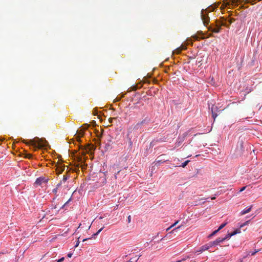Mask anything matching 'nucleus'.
<instances>
[{
    "label": "nucleus",
    "mask_w": 262,
    "mask_h": 262,
    "mask_svg": "<svg viewBox=\"0 0 262 262\" xmlns=\"http://www.w3.org/2000/svg\"><path fill=\"white\" fill-rule=\"evenodd\" d=\"M249 222H250V220L247 221L246 222H244V223H243L242 224H241L240 225L239 228L236 229L233 232H232L231 233H229L228 234H227L226 235V236L225 237H224V238L219 237L214 241L210 242L208 244H206L204 246H202V247H201L200 248L199 250L196 251V252L201 253L206 250H209L210 251H211V250H210V248H211L213 246H217V245L221 246L222 244L223 243V242L224 241L228 240L232 236L236 235L237 233H239L241 232V228H242L245 226L247 225L248 224V223H249Z\"/></svg>",
    "instance_id": "obj_1"
},
{
    "label": "nucleus",
    "mask_w": 262,
    "mask_h": 262,
    "mask_svg": "<svg viewBox=\"0 0 262 262\" xmlns=\"http://www.w3.org/2000/svg\"><path fill=\"white\" fill-rule=\"evenodd\" d=\"M22 141L27 145H31L34 150L37 148H47L49 146V144L45 139L35 137L30 140H26L21 139Z\"/></svg>",
    "instance_id": "obj_2"
},
{
    "label": "nucleus",
    "mask_w": 262,
    "mask_h": 262,
    "mask_svg": "<svg viewBox=\"0 0 262 262\" xmlns=\"http://www.w3.org/2000/svg\"><path fill=\"white\" fill-rule=\"evenodd\" d=\"M220 4L221 2H216L214 4H212V5H210L207 9H203L202 10L201 13V16L204 25L207 26L209 23L210 18L208 15V12L213 11L220 6Z\"/></svg>",
    "instance_id": "obj_3"
},
{
    "label": "nucleus",
    "mask_w": 262,
    "mask_h": 262,
    "mask_svg": "<svg viewBox=\"0 0 262 262\" xmlns=\"http://www.w3.org/2000/svg\"><path fill=\"white\" fill-rule=\"evenodd\" d=\"M79 148H81L82 149V151L81 153H79L78 155H77V159L78 161V167H80L82 170L85 169L87 167V164L85 162V155H84V149H83L82 145H79Z\"/></svg>",
    "instance_id": "obj_4"
},
{
    "label": "nucleus",
    "mask_w": 262,
    "mask_h": 262,
    "mask_svg": "<svg viewBox=\"0 0 262 262\" xmlns=\"http://www.w3.org/2000/svg\"><path fill=\"white\" fill-rule=\"evenodd\" d=\"M143 125L138 122L134 127H129L127 130H131L132 133L134 134V139H136L139 133H141L143 130L142 129Z\"/></svg>",
    "instance_id": "obj_5"
},
{
    "label": "nucleus",
    "mask_w": 262,
    "mask_h": 262,
    "mask_svg": "<svg viewBox=\"0 0 262 262\" xmlns=\"http://www.w3.org/2000/svg\"><path fill=\"white\" fill-rule=\"evenodd\" d=\"M49 181V178L46 177H40L36 179L35 182L34 183V186L37 187L39 186L41 187H43V184H47Z\"/></svg>",
    "instance_id": "obj_6"
},
{
    "label": "nucleus",
    "mask_w": 262,
    "mask_h": 262,
    "mask_svg": "<svg viewBox=\"0 0 262 262\" xmlns=\"http://www.w3.org/2000/svg\"><path fill=\"white\" fill-rule=\"evenodd\" d=\"M85 125V128L82 127L78 130H77V133L74 136L76 140V141L79 144L81 143V140L80 138L83 136L84 130H86L89 127V125L87 124H86Z\"/></svg>",
    "instance_id": "obj_7"
},
{
    "label": "nucleus",
    "mask_w": 262,
    "mask_h": 262,
    "mask_svg": "<svg viewBox=\"0 0 262 262\" xmlns=\"http://www.w3.org/2000/svg\"><path fill=\"white\" fill-rule=\"evenodd\" d=\"M56 168V171L57 174L61 173L65 169V166L62 163L60 162L59 160L55 165Z\"/></svg>",
    "instance_id": "obj_8"
},
{
    "label": "nucleus",
    "mask_w": 262,
    "mask_h": 262,
    "mask_svg": "<svg viewBox=\"0 0 262 262\" xmlns=\"http://www.w3.org/2000/svg\"><path fill=\"white\" fill-rule=\"evenodd\" d=\"M126 138L127 140V142L128 143V147L132 148L133 143V141L132 140V139L134 138V134L132 133L131 130H127V133L126 136Z\"/></svg>",
    "instance_id": "obj_9"
},
{
    "label": "nucleus",
    "mask_w": 262,
    "mask_h": 262,
    "mask_svg": "<svg viewBox=\"0 0 262 262\" xmlns=\"http://www.w3.org/2000/svg\"><path fill=\"white\" fill-rule=\"evenodd\" d=\"M75 192V191L73 193L71 198L62 206V207L60 208V209L58 211H59L61 209H63L64 210H67L69 206L71 204V202H72L73 199L72 197Z\"/></svg>",
    "instance_id": "obj_10"
},
{
    "label": "nucleus",
    "mask_w": 262,
    "mask_h": 262,
    "mask_svg": "<svg viewBox=\"0 0 262 262\" xmlns=\"http://www.w3.org/2000/svg\"><path fill=\"white\" fill-rule=\"evenodd\" d=\"M245 0H224V3L225 6L229 5L231 4L232 5H238L239 3L244 2Z\"/></svg>",
    "instance_id": "obj_11"
},
{
    "label": "nucleus",
    "mask_w": 262,
    "mask_h": 262,
    "mask_svg": "<svg viewBox=\"0 0 262 262\" xmlns=\"http://www.w3.org/2000/svg\"><path fill=\"white\" fill-rule=\"evenodd\" d=\"M70 174L67 172L65 174L63 175V178L62 181V182H63V187H68V185L69 183V181H68V180L70 178Z\"/></svg>",
    "instance_id": "obj_12"
},
{
    "label": "nucleus",
    "mask_w": 262,
    "mask_h": 262,
    "mask_svg": "<svg viewBox=\"0 0 262 262\" xmlns=\"http://www.w3.org/2000/svg\"><path fill=\"white\" fill-rule=\"evenodd\" d=\"M187 49L185 45H182L180 48H177L173 51V54H179L181 53L182 50H184Z\"/></svg>",
    "instance_id": "obj_13"
},
{
    "label": "nucleus",
    "mask_w": 262,
    "mask_h": 262,
    "mask_svg": "<svg viewBox=\"0 0 262 262\" xmlns=\"http://www.w3.org/2000/svg\"><path fill=\"white\" fill-rule=\"evenodd\" d=\"M209 29L213 33H219L220 32L221 28L220 26L216 25L212 27H209Z\"/></svg>",
    "instance_id": "obj_14"
},
{
    "label": "nucleus",
    "mask_w": 262,
    "mask_h": 262,
    "mask_svg": "<svg viewBox=\"0 0 262 262\" xmlns=\"http://www.w3.org/2000/svg\"><path fill=\"white\" fill-rule=\"evenodd\" d=\"M232 21L231 19L225 20L221 23V25L229 28Z\"/></svg>",
    "instance_id": "obj_15"
},
{
    "label": "nucleus",
    "mask_w": 262,
    "mask_h": 262,
    "mask_svg": "<svg viewBox=\"0 0 262 262\" xmlns=\"http://www.w3.org/2000/svg\"><path fill=\"white\" fill-rule=\"evenodd\" d=\"M252 208V205H251V206H250L249 207L245 208V209H244L240 212V214L244 215V214L249 213L251 210Z\"/></svg>",
    "instance_id": "obj_16"
},
{
    "label": "nucleus",
    "mask_w": 262,
    "mask_h": 262,
    "mask_svg": "<svg viewBox=\"0 0 262 262\" xmlns=\"http://www.w3.org/2000/svg\"><path fill=\"white\" fill-rule=\"evenodd\" d=\"M214 107L212 106L211 108V111L212 113V117L214 119V121L215 120V118L217 116V114L214 112Z\"/></svg>",
    "instance_id": "obj_17"
},
{
    "label": "nucleus",
    "mask_w": 262,
    "mask_h": 262,
    "mask_svg": "<svg viewBox=\"0 0 262 262\" xmlns=\"http://www.w3.org/2000/svg\"><path fill=\"white\" fill-rule=\"evenodd\" d=\"M149 120H150L149 119H148L147 118H146L145 119H144L143 120L140 122L139 123L141 124V125L143 126L145 124H147V123H148L149 122Z\"/></svg>",
    "instance_id": "obj_18"
},
{
    "label": "nucleus",
    "mask_w": 262,
    "mask_h": 262,
    "mask_svg": "<svg viewBox=\"0 0 262 262\" xmlns=\"http://www.w3.org/2000/svg\"><path fill=\"white\" fill-rule=\"evenodd\" d=\"M125 94H122L121 95H118L115 99V101L118 102L121 100V98L124 97Z\"/></svg>",
    "instance_id": "obj_19"
},
{
    "label": "nucleus",
    "mask_w": 262,
    "mask_h": 262,
    "mask_svg": "<svg viewBox=\"0 0 262 262\" xmlns=\"http://www.w3.org/2000/svg\"><path fill=\"white\" fill-rule=\"evenodd\" d=\"M179 221H176L174 223H173V224H172L170 226H169L168 228H167L166 229V231H169L170 229H171L172 227H173L174 226H175L178 223H179Z\"/></svg>",
    "instance_id": "obj_20"
},
{
    "label": "nucleus",
    "mask_w": 262,
    "mask_h": 262,
    "mask_svg": "<svg viewBox=\"0 0 262 262\" xmlns=\"http://www.w3.org/2000/svg\"><path fill=\"white\" fill-rule=\"evenodd\" d=\"M189 162H190L189 160H186V161H185L184 162L182 163V164L180 166L184 168L188 165V164L189 163Z\"/></svg>",
    "instance_id": "obj_21"
},
{
    "label": "nucleus",
    "mask_w": 262,
    "mask_h": 262,
    "mask_svg": "<svg viewBox=\"0 0 262 262\" xmlns=\"http://www.w3.org/2000/svg\"><path fill=\"white\" fill-rule=\"evenodd\" d=\"M181 226H179L178 227L174 228L171 232H169V233H174L176 232H178V229H180Z\"/></svg>",
    "instance_id": "obj_22"
},
{
    "label": "nucleus",
    "mask_w": 262,
    "mask_h": 262,
    "mask_svg": "<svg viewBox=\"0 0 262 262\" xmlns=\"http://www.w3.org/2000/svg\"><path fill=\"white\" fill-rule=\"evenodd\" d=\"M219 231V230H218V229L217 230H215L208 236V237L210 238L211 237L215 235Z\"/></svg>",
    "instance_id": "obj_23"
},
{
    "label": "nucleus",
    "mask_w": 262,
    "mask_h": 262,
    "mask_svg": "<svg viewBox=\"0 0 262 262\" xmlns=\"http://www.w3.org/2000/svg\"><path fill=\"white\" fill-rule=\"evenodd\" d=\"M184 139H180V138H179L178 139V141L176 143V144H177V146H179L180 145H181V144L182 143V142L183 141Z\"/></svg>",
    "instance_id": "obj_24"
},
{
    "label": "nucleus",
    "mask_w": 262,
    "mask_h": 262,
    "mask_svg": "<svg viewBox=\"0 0 262 262\" xmlns=\"http://www.w3.org/2000/svg\"><path fill=\"white\" fill-rule=\"evenodd\" d=\"M227 225V223H222L218 228V230L220 231L225 226Z\"/></svg>",
    "instance_id": "obj_25"
},
{
    "label": "nucleus",
    "mask_w": 262,
    "mask_h": 262,
    "mask_svg": "<svg viewBox=\"0 0 262 262\" xmlns=\"http://www.w3.org/2000/svg\"><path fill=\"white\" fill-rule=\"evenodd\" d=\"M62 185H63V182H62V181L61 180L57 185L56 187H57L58 189H59V188L62 186Z\"/></svg>",
    "instance_id": "obj_26"
},
{
    "label": "nucleus",
    "mask_w": 262,
    "mask_h": 262,
    "mask_svg": "<svg viewBox=\"0 0 262 262\" xmlns=\"http://www.w3.org/2000/svg\"><path fill=\"white\" fill-rule=\"evenodd\" d=\"M59 189H58L57 187H55V188H54L53 190H52V192L54 194H55L56 195V196H57V191H58V190Z\"/></svg>",
    "instance_id": "obj_27"
},
{
    "label": "nucleus",
    "mask_w": 262,
    "mask_h": 262,
    "mask_svg": "<svg viewBox=\"0 0 262 262\" xmlns=\"http://www.w3.org/2000/svg\"><path fill=\"white\" fill-rule=\"evenodd\" d=\"M188 258H189V257L188 256L187 258H182L181 259L177 260L176 261H172V262H182V261L186 260Z\"/></svg>",
    "instance_id": "obj_28"
},
{
    "label": "nucleus",
    "mask_w": 262,
    "mask_h": 262,
    "mask_svg": "<svg viewBox=\"0 0 262 262\" xmlns=\"http://www.w3.org/2000/svg\"><path fill=\"white\" fill-rule=\"evenodd\" d=\"M131 216L130 215H129L128 217H127V223H130L131 222Z\"/></svg>",
    "instance_id": "obj_29"
},
{
    "label": "nucleus",
    "mask_w": 262,
    "mask_h": 262,
    "mask_svg": "<svg viewBox=\"0 0 262 262\" xmlns=\"http://www.w3.org/2000/svg\"><path fill=\"white\" fill-rule=\"evenodd\" d=\"M64 259V257H62L61 258L57 260V262H62Z\"/></svg>",
    "instance_id": "obj_30"
},
{
    "label": "nucleus",
    "mask_w": 262,
    "mask_h": 262,
    "mask_svg": "<svg viewBox=\"0 0 262 262\" xmlns=\"http://www.w3.org/2000/svg\"><path fill=\"white\" fill-rule=\"evenodd\" d=\"M259 251V250H255L254 252H252L251 253V255H254L257 252H258Z\"/></svg>",
    "instance_id": "obj_31"
},
{
    "label": "nucleus",
    "mask_w": 262,
    "mask_h": 262,
    "mask_svg": "<svg viewBox=\"0 0 262 262\" xmlns=\"http://www.w3.org/2000/svg\"><path fill=\"white\" fill-rule=\"evenodd\" d=\"M245 188H246V187H245V186L242 187V188L240 189V190H239V192H241L243 191L245 189Z\"/></svg>",
    "instance_id": "obj_32"
},
{
    "label": "nucleus",
    "mask_w": 262,
    "mask_h": 262,
    "mask_svg": "<svg viewBox=\"0 0 262 262\" xmlns=\"http://www.w3.org/2000/svg\"><path fill=\"white\" fill-rule=\"evenodd\" d=\"M102 230V228H101L98 231L94 234V235H97Z\"/></svg>",
    "instance_id": "obj_33"
},
{
    "label": "nucleus",
    "mask_w": 262,
    "mask_h": 262,
    "mask_svg": "<svg viewBox=\"0 0 262 262\" xmlns=\"http://www.w3.org/2000/svg\"><path fill=\"white\" fill-rule=\"evenodd\" d=\"M100 172L103 173V174H105V173H107V171H104V169L102 170V169L100 170Z\"/></svg>",
    "instance_id": "obj_34"
},
{
    "label": "nucleus",
    "mask_w": 262,
    "mask_h": 262,
    "mask_svg": "<svg viewBox=\"0 0 262 262\" xmlns=\"http://www.w3.org/2000/svg\"><path fill=\"white\" fill-rule=\"evenodd\" d=\"M79 244V240H78V241H77V242H76V245H75V248H76V247H77L78 246Z\"/></svg>",
    "instance_id": "obj_35"
},
{
    "label": "nucleus",
    "mask_w": 262,
    "mask_h": 262,
    "mask_svg": "<svg viewBox=\"0 0 262 262\" xmlns=\"http://www.w3.org/2000/svg\"><path fill=\"white\" fill-rule=\"evenodd\" d=\"M56 208H57V205H52V209H56Z\"/></svg>",
    "instance_id": "obj_36"
},
{
    "label": "nucleus",
    "mask_w": 262,
    "mask_h": 262,
    "mask_svg": "<svg viewBox=\"0 0 262 262\" xmlns=\"http://www.w3.org/2000/svg\"><path fill=\"white\" fill-rule=\"evenodd\" d=\"M212 106H214V107H215V108H214V112L216 113V111H217V109H218V108H217V106H214V105H212Z\"/></svg>",
    "instance_id": "obj_37"
},
{
    "label": "nucleus",
    "mask_w": 262,
    "mask_h": 262,
    "mask_svg": "<svg viewBox=\"0 0 262 262\" xmlns=\"http://www.w3.org/2000/svg\"><path fill=\"white\" fill-rule=\"evenodd\" d=\"M72 255V253H68V256L69 257H71Z\"/></svg>",
    "instance_id": "obj_38"
},
{
    "label": "nucleus",
    "mask_w": 262,
    "mask_h": 262,
    "mask_svg": "<svg viewBox=\"0 0 262 262\" xmlns=\"http://www.w3.org/2000/svg\"><path fill=\"white\" fill-rule=\"evenodd\" d=\"M94 114L95 115H97L98 114V112H96L95 110L94 112Z\"/></svg>",
    "instance_id": "obj_39"
},
{
    "label": "nucleus",
    "mask_w": 262,
    "mask_h": 262,
    "mask_svg": "<svg viewBox=\"0 0 262 262\" xmlns=\"http://www.w3.org/2000/svg\"><path fill=\"white\" fill-rule=\"evenodd\" d=\"M163 239H164V238H162L161 239L158 240L157 242H159L161 241H162Z\"/></svg>",
    "instance_id": "obj_40"
},
{
    "label": "nucleus",
    "mask_w": 262,
    "mask_h": 262,
    "mask_svg": "<svg viewBox=\"0 0 262 262\" xmlns=\"http://www.w3.org/2000/svg\"><path fill=\"white\" fill-rule=\"evenodd\" d=\"M97 136L98 138H100L101 137V135L98 134Z\"/></svg>",
    "instance_id": "obj_41"
},
{
    "label": "nucleus",
    "mask_w": 262,
    "mask_h": 262,
    "mask_svg": "<svg viewBox=\"0 0 262 262\" xmlns=\"http://www.w3.org/2000/svg\"><path fill=\"white\" fill-rule=\"evenodd\" d=\"M32 157V155L30 154H29V158H30Z\"/></svg>",
    "instance_id": "obj_42"
},
{
    "label": "nucleus",
    "mask_w": 262,
    "mask_h": 262,
    "mask_svg": "<svg viewBox=\"0 0 262 262\" xmlns=\"http://www.w3.org/2000/svg\"><path fill=\"white\" fill-rule=\"evenodd\" d=\"M87 239H88V238L84 239H83V241L84 242V241H86Z\"/></svg>",
    "instance_id": "obj_43"
},
{
    "label": "nucleus",
    "mask_w": 262,
    "mask_h": 262,
    "mask_svg": "<svg viewBox=\"0 0 262 262\" xmlns=\"http://www.w3.org/2000/svg\"><path fill=\"white\" fill-rule=\"evenodd\" d=\"M159 162H160V161H157V163H156V165H157L158 163H159Z\"/></svg>",
    "instance_id": "obj_44"
},
{
    "label": "nucleus",
    "mask_w": 262,
    "mask_h": 262,
    "mask_svg": "<svg viewBox=\"0 0 262 262\" xmlns=\"http://www.w3.org/2000/svg\"><path fill=\"white\" fill-rule=\"evenodd\" d=\"M128 262H133L131 259H130Z\"/></svg>",
    "instance_id": "obj_45"
},
{
    "label": "nucleus",
    "mask_w": 262,
    "mask_h": 262,
    "mask_svg": "<svg viewBox=\"0 0 262 262\" xmlns=\"http://www.w3.org/2000/svg\"><path fill=\"white\" fill-rule=\"evenodd\" d=\"M55 199V198H53V202L54 201V200Z\"/></svg>",
    "instance_id": "obj_46"
},
{
    "label": "nucleus",
    "mask_w": 262,
    "mask_h": 262,
    "mask_svg": "<svg viewBox=\"0 0 262 262\" xmlns=\"http://www.w3.org/2000/svg\"><path fill=\"white\" fill-rule=\"evenodd\" d=\"M156 238V236H155L153 239H155Z\"/></svg>",
    "instance_id": "obj_47"
},
{
    "label": "nucleus",
    "mask_w": 262,
    "mask_h": 262,
    "mask_svg": "<svg viewBox=\"0 0 262 262\" xmlns=\"http://www.w3.org/2000/svg\"><path fill=\"white\" fill-rule=\"evenodd\" d=\"M139 260V258L136 259V261H138Z\"/></svg>",
    "instance_id": "obj_48"
},
{
    "label": "nucleus",
    "mask_w": 262,
    "mask_h": 262,
    "mask_svg": "<svg viewBox=\"0 0 262 262\" xmlns=\"http://www.w3.org/2000/svg\"><path fill=\"white\" fill-rule=\"evenodd\" d=\"M139 260V258L136 259V261H138Z\"/></svg>",
    "instance_id": "obj_49"
},
{
    "label": "nucleus",
    "mask_w": 262,
    "mask_h": 262,
    "mask_svg": "<svg viewBox=\"0 0 262 262\" xmlns=\"http://www.w3.org/2000/svg\"><path fill=\"white\" fill-rule=\"evenodd\" d=\"M139 260V258L136 259V261H138Z\"/></svg>",
    "instance_id": "obj_50"
}]
</instances>
